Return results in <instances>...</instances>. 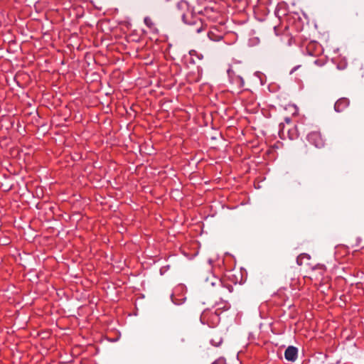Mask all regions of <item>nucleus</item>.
I'll return each mask as SVG.
<instances>
[{
    "instance_id": "f8f14e48",
    "label": "nucleus",
    "mask_w": 364,
    "mask_h": 364,
    "mask_svg": "<svg viewBox=\"0 0 364 364\" xmlns=\"http://www.w3.org/2000/svg\"><path fill=\"white\" fill-rule=\"evenodd\" d=\"M216 308L215 309L217 311L222 312L223 311H227L230 308V304L226 301H222L221 303H218L216 304Z\"/></svg>"
},
{
    "instance_id": "7ed1b4c3",
    "label": "nucleus",
    "mask_w": 364,
    "mask_h": 364,
    "mask_svg": "<svg viewBox=\"0 0 364 364\" xmlns=\"http://www.w3.org/2000/svg\"><path fill=\"white\" fill-rule=\"evenodd\" d=\"M220 312L217 311L214 308L206 309L201 313L200 321L203 325L215 328L220 321Z\"/></svg>"
},
{
    "instance_id": "20e7f679",
    "label": "nucleus",
    "mask_w": 364,
    "mask_h": 364,
    "mask_svg": "<svg viewBox=\"0 0 364 364\" xmlns=\"http://www.w3.org/2000/svg\"><path fill=\"white\" fill-rule=\"evenodd\" d=\"M308 141L316 148L324 146L325 141L319 132H311L307 135Z\"/></svg>"
},
{
    "instance_id": "412c9836",
    "label": "nucleus",
    "mask_w": 364,
    "mask_h": 364,
    "mask_svg": "<svg viewBox=\"0 0 364 364\" xmlns=\"http://www.w3.org/2000/svg\"><path fill=\"white\" fill-rule=\"evenodd\" d=\"M285 121H286V122H287V123H288V124H289V123H290L291 119H290V118L287 117V118H285Z\"/></svg>"
},
{
    "instance_id": "423d86ee",
    "label": "nucleus",
    "mask_w": 364,
    "mask_h": 364,
    "mask_svg": "<svg viewBox=\"0 0 364 364\" xmlns=\"http://www.w3.org/2000/svg\"><path fill=\"white\" fill-rule=\"evenodd\" d=\"M224 32L216 26L211 27L208 33V38L214 42H219L224 38Z\"/></svg>"
},
{
    "instance_id": "dca6fc26",
    "label": "nucleus",
    "mask_w": 364,
    "mask_h": 364,
    "mask_svg": "<svg viewBox=\"0 0 364 364\" xmlns=\"http://www.w3.org/2000/svg\"><path fill=\"white\" fill-rule=\"evenodd\" d=\"M315 46V43H310L307 46H306V50L307 52L309 53V55H313V53H311L309 50L311 48V47H313Z\"/></svg>"
},
{
    "instance_id": "5701e85b",
    "label": "nucleus",
    "mask_w": 364,
    "mask_h": 364,
    "mask_svg": "<svg viewBox=\"0 0 364 364\" xmlns=\"http://www.w3.org/2000/svg\"><path fill=\"white\" fill-rule=\"evenodd\" d=\"M276 14H279V10L278 9L276 10Z\"/></svg>"
},
{
    "instance_id": "2eb2a0df",
    "label": "nucleus",
    "mask_w": 364,
    "mask_h": 364,
    "mask_svg": "<svg viewBox=\"0 0 364 364\" xmlns=\"http://www.w3.org/2000/svg\"><path fill=\"white\" fill-rule=\"evenodd\" d=\"M211 364H227V363H226L225 359L223 357H220V358L216 359Z\"/></svg>"
},
{
    "instance_id": "9b49d317",
    "label": "nucleus",
    "mask_w": 364,
    "mask_h": 364,
    "mask_svg": "<svg viewBox=\"0 0 364 364\" xmlns=\"http://www.w3.org/2000/svg\"><path fill=\"white\" fill-rule=\"evenodd\" d=\"M287 135L289 139L294 140L299 137V133L296 126H294L287 130Z\"/></svg>"
},
{
    "instance_id": "f3484780",
    "label": "nucleus",
    "mask_w": 364,
    "mask_h": 364,
    "mask_svg": "<svg viewBox=\"0 0 364 364\" xmlns=\"http://www.w3.org/2000/svg\"><path fill=\"white\" fill-rule=\"evenodd\" d=\"M279 135H280L281 138L284 137L285 134H284V127L280 129V130H279Z\"/></svg>"
},
{
    "instance_id": "39448f33",
    "label": "nucleus",
    "mask_w": 364,
    "mask_h": 364,
    "mask_svg": "<svg viewBox=\"0 0 364 364\" xmlns=\"http://www.w3.org/2000/svg\"><path fill=\"white\" fill-rule=\"evenodd\" d=\"M227 72L230 82L235 85L237 89L242 88L245 85L242 77L240 75L237 74L232 68H229Z\"/></svg>"
},
{
    "instance_id": "1a4fd4ad",
    "label": "nucleus",
    "mask_w": 364,
    "mask_h": 364,
    "mask_svg": "<svg viewBox=\"0 0 364 364\" xmlns=\"http://www.w3.org/2000/svg\"><path fill=\"white\" fill-rule=\"evenodd\" d=\"M350 101L348 98L341 97L336 102L334 109L337 112H341L348 107Z\"/></svg>"
},
{
    "instance_id": "a211bd4d",
    "label": "nucleus",
    "mask_w": 364,
    "mask_h": 364,
    "mask_svg": "<svg viewBox=\"0 0 364 364\" xmlns=\"http://www.w3.org/2000/svg\"><path fill=\"white\" fill-rule=\"evenodd\" d=\"M171 299H172V301H173L175 304L179 305V304H181V302H179L178 301H177V300L175 299V297H174V296H173V295H172V296H171Z\"/></svg>"
},
{
    "instance_id": "6e6552de",
    "label": "nucleus",
    "mask_w": 364,
    "mask_h": 364,
    "mask_svg": "<svg viewBox=\"0 0 364 364\" xmlns=\"http://www.w3.org/2000/svg\"><path fill=\"white\" fill-rule=\"evenodd\" d=\"M326 270V267L323 264H317L312 268L311 277L316 279H321Z\"/></svg>"
},
{
    "instance_id": "f03ea898",
    "label": "nucleus",
    "mask_w": 364,
    "mask_h": 364,
    "mask_svg": "<svg viewBox=\"0 0 364 364\" xmlns=\"http://www.w3.org/2000/svg\"><path fill=\"white\" fill-rule=\"evenodd\" d=\"M242 282V273L239 271H229L223 279H217V282H212V285H216L218 288L220 296H225L233 291V284Z\"/></svg>"
},
{
    "instance_id": "b1692460",
    "label": "nucleus",
    "mask_w": 364,
    "mask_h": 364,
    "mask_svg": "<svg viewBox=\"0 0 364 364\" xmlns=\"http://www.w3.org/2000/svg\"><path fill=\"white\" fill-rule=\"evenodd\" d=\"M166 2L170 1L171 0H164Z\"/></svg>"
},
{
    "instance_id": "0eeeda50",
    "label": "nucleus",
    "mask_w": 364,
    "mask_h": 364,
    "mask_svg": "<svg viewBox=\"0 0 364 364\" xmlns=\"http://www.w3.org/2000/svg\"><path fill=\"white\" fill-rule=\"evenodd\" d=\"M298 357V349L297 348L290 346L284 352V358L288 361L294 362Z\"/></svg>"
},
{
    "instance_id": "6ab92c4d",
    "label": "nucleus",
    "mask_w": 364,
    "mask_h": 364,
    "mask_svg": "<svg viewBox=\"0 0 364 364\" xmlns=\"http://www.w3.org/2000/svg\"><path fill=\"white\" fill-rule=\"evenodd\" d=\"M346 66V64L345 63L343 65H338V69H344Z\"/></svg>"
},
{
    "instance_id": "ddd939ff",
    "label": "nucleus",
    "mask_w": 364,
    "mask_h": 364,
    "mask_svg": "<svg viewBox=\"0 0 364 364\" xmlns=\"http://www.w3.org/2000/svg\"><path fill=\"white\" fill-rule=\"evenodd\" d=\"M144 24L150 29L155 28V24L152 19L149 16H146L144 18Z\"/></svg>"
},
{
    "instance_id": "9d476101",
    "label": "nucleus",
    "mask_w": 364,
    "mask_h": 364,
    "mask_svg": "<svg viewBox=\"0 0 364 364\" xmlns=\"http://www.w3.org/2000/svg\"><path fill=\"white\" fill-rule=\"evenodd\" d=\"M212 346L218 347L223 343V338L220 332L215 331V337L210 339Z\"/></svg>"
},
{
    "instance_id": "4be33fe9",
    "label": "nucleus",
    "mask_w": 364,
    "mask_h": 364,
    "mask_svg": "<svg viewBox=\"0 0 364 364\" xmlns=\"http://www.w3.org/2000/svg\"><path fill=\"white\" fill-rule=\"evenodd\" d=\"M314 63L316 64V65H321V64L318 63V60H314Z\"/></svg>"
},
{
    "instance_id": "4468645a",
    "label": "nucleus",
    "mask_w": 364,
    "mask_h": 364,
    "mask_svg": "<svg viewBox=\"0 0 364 364\" xmlns=\"http://www.w3.org/2000/svg\"><path fill=\"white\" fill-rule=\"evenodd\" d=\"M304 257H306L308 259L310 258L309 255H307V254H301L300 255H299L296 258V263L299 264V265H301L302 264V259L304 258Z\"/></svg>"
},
{
    "instance_id": "f257e3e1",
    "label": "nucleus",
    "mask_w": 364,
    "mask_h": 364,
    "mask_svg": "<svg viewBox=\"0 0 364 364\" xmlns=\"http://www.w3.org/2000/svg\"><path fill=\"white\" fill-rule=\"evenodd\" d=\"M176 16L181 18L182 21L189 26H196L195 31L199 33L204 31L202 20L198 18L191 8L189 3L186 0L179 1L174 10Z\"/></svg>"
},
{
    "instance_id": "aec40b11",
    "label": "nucleus",
    "mask_w": 364,
    "mask_h": 364,
    "mask_svg": "<svg viewBox=\"0 0 364 364\" xmlns=\"http://www.w3.org/2000/svg\"><path fill=\"white\" fill-rule=\"evenodd\" d=\"M299 66H296L290 72V74H292Z\"/></svg>"
}]
</instances>
